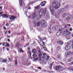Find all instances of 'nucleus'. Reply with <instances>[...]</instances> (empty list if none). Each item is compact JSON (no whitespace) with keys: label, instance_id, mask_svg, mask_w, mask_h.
Wrapping results in <instances>:
<instances>
[{"label":"nucleus","instance_id":"f257e3e1","mask_svg":"<svg viewBox=\"0 0 73 73\" xmlns=\"http://www.w3.org/2000/svg\"><path fill=\"white\" fill-rule=\"evenodd\" d=\"M61 1L60 0H53L52 5L54 7L55 9H58L60 8V7L61 6Z\"/></svg>","mask_w":73,"mask_h":73},{"label":"nucleus","instance_id":"f03ea898","mask_svg":"<svg viewBox=\"0 0 73 73\" xmlns=\"http://www.w3.org/2000/svg\"><path fill=\"white\" fill-rule=\"evenodd\" d=\"M46 10H47V9L46 8H45L44 9H41L40 10L39 12V15L40 16V18H41L43 15H45Z\"/></svg>","mask_w":73,"mask_h":73},{"label":"nucleus","instance_id":"7ed1b4c3","mask_svg":"<svg viewBox=\"0 0 73 73\" xmlns=\"http://www.w3.org/2000/svg\"><path fill=\"white\" fill-rule=\"evenodd\" d=\"M3 14V12H0V16H2L3 18H8V17H9V15H7V14Z\"/></svg>","mask_w":73,"mask_h":73},{"label":"nucleus","instance_id":"20e7f679","mask_svg":"<svg viewBox=\"0 0 73 73\" xmlns=\"http://www.w3.org/2000/svg\"><path fill=\"white\" fill-rule=\"evenodd\" d=\"M65 11V9L64 8H61L58 11V13L60 14H62Z\"/></svg>","mask_w":73,"mask_h":73},{"label":"nucleus","instance_id":"39448f33","mask_svg":"<svg viewBox=\"0 0 73 73\" xmlns=\"http://www.w3.org/2000/svg\"><path fill=\"white\" fill-rule=\"evenodd\" d=\"M41 24V26H42V27H44V26H46V23L45 21H44V20L42 19L40 21Z\"/></svg>","mask_w":73,"mask_h":73},{"label":"nucleus","instance_id":"423d86ee","mask_svg":"<svg viewBox=\"0 0 73 73\" xmlns=\"http://www.w3.org/2000/svg\"><path fill=\"white\" fill-rule=\"evenodd\" d=\"M71 46L70 45L69 43H67V45L65 47V50H69L70 49Z\"/></svg>","mask_w":73,"mask_h":73},{"label":"nucleus","instance_id":"0eeeda50","mask_svg":"<svg viewBox=\"0 0 73 73\" xmlns=\"http://www.w3.org/2000/svg\"><path fill=\"white\" fill-rule=\"evenodd\" d=\"M70 34V33L68 31V29H66V31H64L63 33V35L65 36H66V35H69Z\"/></svg>","mask_w":73,"mask_h":73},{"label":"nucleus","instance_id":"6e6552de","mask_svg":"<svg viewBox=\"0 0 73 73\" xmlns=\"http://www.w3.org/2000/svg\"><path fill=\"white\" fill-rule=\"evenodd\" d=\"M9 19H10V20H13V21H15V19H16V17L15 16L10 15L9 17Z\"/></svg>","mask_w":73,"mask_h":73},{"label":"nucleus","instance_id":"1a4fd4ad","mask_svg":"<svg viewBox=\"0 0 73 73\" xmlns=\"http://www.w3.org/2000/svg\"><path fill=\"white\" fill-rule=\"evenodd\" d=\"M0 61L1 62H7V59H4L3 58L0 59Z\"/></svg>","mask_w":73,"mask_h":73},{"label":"nucleus","instance_id":"9d476101","mask_svg":"<svg viewBox=\"0 0 73 73\" xmlns=\"http://www.w3.org/2000/svg\"><path fill=\"white\" fill-rule=\"evenodd\" d=\"M46 55V54L45 53H44L43 54V56L42 57L41 59V61H43V60H45V56Z\"/></svg>","mask_w":73,"mask_h":73},{"label":"nucleus","instance_id":"9b49d317","mask_svg":"<svg viewBox=\"0 0 73 73\" xmlns=\"http://www.w3.org/2000/svg\"><path fill=\"white\" fill-rule=\"evenodd\" d=\"M19 3L20 5H24V2L23 0H19Z\"/></svg>","mask_w":73,"mask_h":73},{"label":"nucleus","instance_id":"f8f14e48","mask_svg":"<svg viewBox=\"0 0 73 73\" xmlns=\"http://www.w3.org/2000/svg\"><path fill=\"white\" fill-rule=\"evenodd\" d=\"M73 53L71 52V51H69L68 52H67L66 53V54L67 56H69L70 55V54H73Z\"/></svg>","mask_w":73,"mask_h":73},{"label":"nucleus","instance_id":"ddd939ff","mask_svg":"<svg viewBox=\"0 0 73 73\" xmlns=\"http://www.w3.org/2000/svg\"><path fill=\"white\" fill-rule=\"evenodd\" d=\"M61 68V66H56L55 67V70H58V69H60Z\"/></svg>","mask_w":73,"mask_h":73},{"label":"nucleus","instance_id":"4468645a","mask_svg":"<svg viewBox=\"0 0 73 73\" xmlns=\"http://www.w3.org/2000/svg\"><path fill=\"white\" fill-rule=\"evenodd\" d=\"M54 16L56 18H58L59 17V13L58 12V13H56L54 15Z\"/></svg>","mask_w":73,"mask_h":73},{"label":"nucleus","instance_id":"2eb2a0df","mask_svg":"<svg viewBox=\"0 0 73 73\" xmlns=\"http://www.w3.org/2000/svg\"><path fill=\"white\" fill-rule=\"evenodd\" d=\"M44 57L46 61H48V60L49 59V56L46 55H46L44 56Z\"/></svg>","mask_w":73,"mask_h":73},{"label":"nucleus","instance_id":"dca6fc26","mask_svg":"<svg viewBox=\"0 0 73 73\" xmlns=\"http://www.w3.org/2000/svg\"><path fill=\"white\" fill-rule=\"evenodd\" d=\"M46 3V1H44L42 2L41 3V5L42 7H44V6H45V4Z\"/></svg>","mask_w":73,"mask_h":73},{"label":"nucleus","instance_id":"f3484780","mask_svg":"<svg viewBox=\"0 0 73 73\" xmlns=\"http://www.w3.org/2000/svg\"><path fill=\"white\" fill-rule=\"evenodd\" d=\"M57 58L58 59H61L62 58V56H61V54H59L57 56Z\"/></svg>","mask_w":73,"mask_h":73},{"label":"nucleus","instance_id":"a211bd4d","mask_svg":"<svg viewBox=\"0 0 73 73\" xmlns=\"http://www.w3.org/2000/svg\"><path fill=\"white\" fill-rule=\"evenodd\" d=\"M58 43L59 44H60V45H62V44H64V42L62 41H59L58 42Z\"/></svg>","mask_w":73,"mask_h":73},{"label":"nucleus","instance_id":"6ab92c4d","mask_svg":"<svg viewBox=\"0 0 73 73\" xmlns=\"http://www.w3.org/2000/svg\"><path fill=\"white\" fill-rule=\"evenodd\" d=\"M68 15V14L66 13H64L63 14L62 17H65Z\"/></svg>","mask_w":73,"mask_h":73},{"label":"nucleus","instance_id":"aec40b11","mask_svg":"<svg viewBox=\"0 0 73 73\" xmlns=\"http://www.w3.org/2000/svg\"><path fill=\"white\" fill-rule=\"evenodd\" d=\"M50 12L51 13L52 15V16H54V15H55V12L53 10H50Z\"/></svg>","mask_w":73,"mask_h":73},{"label":"nucleus","instance_id":"412c9836","mask_svg":"<svg viewBox=\"0 0 73 73\" xmlns=\"http://www.w3.org/2000/svg\"><path fill=\"white\" fill-rule=\"evenodd\" d=\"M36 16L37 15H36V13H34V14L32 15V17L33 19H35L36 17Z\"/></svg>","mask_w":73,"mask_h":73},{"label":"nucleus","instance_id":"4be33fe9","mask_svg":"<svg viewBox=\"0 0 73 73\" xmlns=\"http://www.w3.org/2000/svg\"><path fill=\"white\" fill-rule=\"evenodd\" d=\"M52 6H51L50 7V11L53 10V9H54H54H55V7L53 6V4H52Z\"/></svg>","mask_w":73,"mask_h":73},{"label":"nucleus","instance_id":"5701e85b","mask_svg":"<svg viewBox=\"0 0 73 73\" xmlns=\"http://www.w3.org/2000/svg\"><path fill=\"white\" fill-rule=\"evenodd\" d=\"M40 22H38L36 24V25H34V27H36V26H37V27H40Z\"/></svg>","mask_w":73,"mask_h":73},{"label":"nucleus","instance_id":"b1692460","mask_svg":"<svg viewBox=\"0 0 73 73\" xmlns=\"http://www.w3.org/2000/svg\"><path fill=\"white\" fill-rule=\"evenodd\" d=\"M32 56L33 58H35L37 57V55H36V53L33 54Z\"/></svg>","mask_w":73,"mask_h":73},{"label":"nucleus","instance_id":"393cba45","mask_svg":"<svg viewBox=\"0 0 73 73\" xmlns=\"http://www.w3.org/2000/svg\"><path fill=\"white\" fill-rule=\"evenodd\" d=\"M36 49H33V50L32 51V53H33V54H34L35 53H36Z\"/></svg>","mask_w":73,"mask_h":73},{"label":"nucleus","instance_id":"a878e982","mask_svg":"<svg viewBox=\"0 0 73 73\" xmlns=\"http://www.w3.org/2000/svg\"><path fill=\"white\" fill-rule=\"evenodd\" d=\"M40 5H38L37 6H36V7H35L34 8H35V9H39L40 8Z\"/></svg>","mask_w":73,"mask_h":73},{"label":"nucleus","instance_id":"bb28decb","mask_svg":"<svg viewBox=\"0 0 73 73\" xmlns=\"http://www.w3.org/2000/svg\"><path fill=\"white\" fill-rule=\"evenodd\" d=\"M33 3H34V2L33 1H30L29 3L28 4V5L29 6L30 5H31V4H33Z\"/></svg>","mask_w":73,"mask_h":73},{"label":"nucleus","instance_id":"cd10ccee","mask_svg":"<svg viewBox=\"0 0 73 73\" xmlns=\"http://www.w3.org/2000/svg\"><path fill=\"white\" fill-rule=\"evenodd\" d=\"M72 60V58H70L69 59H68V60L67 62H70V61H71Z\"/></svg>","mask_w":73,"mask_h":73},{"label":"nucleus","instance_id":"c85d7f7f","mask_svg":"<svg viewBox=\"0 0 73 73\" xmlns=\"http://www.w3.org/2000/svg\"><path fill=\"white\" fill-rule=\"evenodd\" d=\"M4 46H5V45H7V43L6 42H5L4 43H3L2 44Z\"/></svg>","mask_w":73,"mask_h":73},{"label":"nucleus","instance_id":"c756f323","mask_svg":"<svg viewBox=\"0 0 73 73\" xmlns=\"http://www.w3.org/2000/svg\"><path fill=\"white\" fill-rule=\"evenodd\" d=\"M17 64H18L17 60V59H16V60H15V65H16V66H17V65H18Z\"/></svg>","mask_w":73,"mask_h":73},{"label":"nucleus","instance_id":"7c9ffc66","mask_svg":"<svg viewBox=\"0 0 73 73\" xmlns=\"http://www.w3.org/2000/svg\"><path fill=\"white\" fill-rule=\"evenodd\" d=\"M39 61H41V54H39Z\"/></svg>","mask_w":73,"mask_h":73},{"label":"nucleus","instance_id":"2f4dec72","mask_svg":"<svg viewBox=\"0 0 73 73\" xmlns=\"http://www.w3.org/2000/svg\"><path fill=\"white\" fill-rule=\"evenodd\" d=\"M58 26H56L55 27L54 29H56V30H57V29H58Z\"/></svg>","mask_w":73,"mask_h":73},{"label":"nucleus","instance_id":"473e14b6","mask_svg":"<svg viewBox=\"0 0 73 73\" xmlns=\"http://www.w3.org/2000/svg\"><path fill=\"white\" fill-rule=\"evenodd\" d=\"M48 31L49 32H50V33H51V28H50L49 27L48 29Z\"/></svg>","mask_w":73,"mask_h":73},{"label":"nucleus","instance_id":"72a5a7b5","mask_svg":"<svg viewBox=\"0 0 73 73\" xmlns=\"http://www.w3.org/2000/svg\"><path fill=\"white\" fill-rule=\"evenodd\" d=\"M61 34V32H57L56 33V35L57 36H60V34Z\"/></svg>","mask_w":73,"mask_h":73},{"label":"nucleus","instance_id":"f704fd0d","mask_svg":"<svg viewBox=\"0 0 73 73\" xmlns=\"http://www.w3.org/2000/svg\"><path fill=\"white\" fill-rule=\"evenodd\" d=\"M28 54H29L30 57H31V51H29V52H28Z\"/></svg>","mask_w":73,"mask_h":73},{"label":"nucleus","instance_id":"c9c22d12","mask_svg":"<svg viewBox=\"0 0 73 73\" xmlns=\"http://www.w3.org/2000/svg\"><path fill=\"white\" fill-rule=\"evenodd\" d=\"M19 51L21 52H22V53H23V52H24V51L23 50V49L22 48H20Z\"/></svg>","mask_w":73,"mask_h":73},{"label":"nucleus","instance_id":"e433bc0d","mask_svg":"<svg viewBox=\"0 0 73 73\" xmlns=\"http://www.w3.org/2000/svg\"><path fill=\"white\" fill-rule=\"evenodd\" d=\"M70 19H73V15H70Z\"/></svg>","mask_w":73,"mask_h":73},{"label":"nucleus","instance_id":"4c0bfd02","mask_svg":"<svg viewBox=\"0 0 73 73\" xmlns=\"http://www.w3.org/2000/svg\"><path fill=\"white\" fill-rule=\"evenodd\" d=\"M27 65H26L27 66H29L31 65V62H29L27 64Z\"/></svg>","mask_w":73,"mask_h":73},{"label":"nucleus","instance_id":"58836bf2","mask_svg":"<svg viewBox=\"0 0 73 73\" xmlns=\"http://www.w3.org/2000/svg\"><path fill=\"white\" fill-rule=\"evenodd\" d=\"M70 17H68L66 18V20H69V19H70Z\"/></svg>","mask_w":73,"mask_h":73},{"label":"nucleus","instance_id":"ea45409f","mask_svg":"<svg viewBox=\"0 0 73 73\" xmlns=\"http://www.w3.org/2000/svg\"><path fill=\"white\" fill-rule=\"evenodd\" d=\"M43 48L44 50H45V51H46V50H47V49L46 48L44 47H43Z\"/></svg>","mask_w":73,"mask_h":73},{"label":"nucleus","instance_id":"a19ab883","mask_svg":"<svg viewBox=\"0 0 73 73\" xmlns=\"http://www.w3.org/2000/svg\"><path fill=\"white\" fill-rule=\"evenodd\" d=\"M64 8L65 9H67V8H68V5H66L65 7Z\"/></svg>","mask_w":73,"mask_h":73},{"label":"nucleus","instance_id":"79ce46f5","mask_svg":"<svg viewBox=\"0 0 73 73\" xmlns=\"http://www.w3.org/2000/svg\"><path fill=\"white\" fill-rule=\"evenodd\" d=\"M37 69H40V70H41V67H37Z\"/></svg>","mask_w":73,"mask_h":73},{"label":"nucleus","instance_id":"37998d69","mask_svg":"<svg viewBox=\"0 0 73 73\" xmlns=\"http://www.w3.org/2000/svg\"><path fill=\"white\" fill-rule=\"evenodd\" d=\"M18 47H19V45L18 44H17L16 45V48H18Z\"/></svg>","mask_w":73,"mask_h":73},{"label":"nucleus","instance_id":"c03bdc74","mask_svg":"<svg viewBox=\"0 0 73 73\" xmlns=\"http://www.w3.org/2000/svg\"><path fill=\"white\" fill-rule=\"evenodd\" d=\"M38 53H39L40 54L41 53V50H39L38 51Z\"/></svg>","mask_w":73,"mask_h":73},{"label":"nucleus","instance_id":"a18cd8bd","mask_svg":"<svg viewBox=\"0 0 73 73\" xmlns=\"http://www.w3.org/2000/svg\"><path fill=\"white\" fill-rule=\"evenodd\" d=\"M47 19H49L50 18V17L48 15L47 16H46V17Z\"/></svg>","mask_w":73,"mask_h":73},{"label":"nucleus","instance_id":"49530a36","mask_svg":"<svg viewBox=\"0 0 73 73\" xmlns=\"http://www.w3.org/2000/svg\"><path fill=\"white\" fill-rule=\"evenodd\" d=\"M7 46L8 47H9V44L7 43Z\"/></svg>","mask_w":73,"mask_h":73},{"label":"nucleus","instance_id":"de8ad7c7","mask_svg":"<svg viewBox=\"0 0 73 73\" xmlns=\"http://www.w3.org/2000/svg\"><path fill=\"white\" fill-rule=\"evenodd\" d=\"M3 8L2 7H0V11H1V10H2V8Z\"/></svg>","mask_w":73,"mask_h":73},{"label":"nucleus","instance_id":"09e8293b","mask_svg":"<svg viewBox=\"0 0 73 73\" xmlns=\"http://www.w3.org/2000/svg\"><path fill=\"white\" fill-rule=\"evenodd\" d=\"M57 48L58 50H60V47L59 46Z\"/></svg>","mask_w":73,"mask_h":73},{"label":"nucleus","instance_id":"8fccbe9b","mask_svg":"<svg viewBox=\"0 0 73 73\" xmlns=\"http://www.w3.org/2000/svg\"><path fill=\"white\" fill-rule=\"evenodd\" d=\"M50 66H51L52 67V66H53V64L52 63H51L50 64Z\"/></svg>","mask_w":73,"mask_h":73},{"label":"nucleus","instance_id":"3c124183","mask_svg":"<svg viewBox=\"0 0 73 73\" xmlns=\"http://www.w3.org/2000/svg\"><path fill=\"white\" fill-rule=\"evenodd\" d=\"M36 21H35L33 22V24H36Z\"/></svg>","mask_w":73,"mask_h":73},{"label":"nucleus","instance_id":"603ef678","mask_svg":"<svg viewBox=\"0 0 73 73\" xmlns=\"http://www.w3.org/2000/svg\"><path fill=\"white\" fill-rule=\"evenodd\" d=\"M7 32H8V31H6L5 33V34H7Z\"/></svg>","mask_w":73,"mask_h":73},{"label":"nucleus","instance_id":"864d4df0","mask_svg":"<svg viewBox=\"0 0 73 73\" xmlns=\"http://www.w3.org/2000/svg\"><path fill=\"white\" fill-rule=\"evenodd\" d=\"M23 11L24 12H26V9L25 8H24L23 9Z\"/></svg>","mask_w":73,"mask_h":73},{"label":"nucleus","instance_id":"5fc2aeb1","mask_svg":"<svg viewBox=\"0 0 73 73\" xmlns=\"http://www.w3.org/2000/svg\"><path fill=\"white\" fill-rule=\"evenodd\" d=\"M62 31V29H59V32H61Z\"/></svg>","mask_w":73,"mask_h":73},{"label":"nucleus","instance_id":"6e6d98bb","mask_svg":"<svg viewBox=\"0 0 73 73\" xmlns=\"http://www.w3.org/2000/svg\"><path fill=\"white\" fill-rule=\"evenodd\" d=\"M42 40H46V38H45V37H44L43 38Z\"/></svg>","mask_w":73,"mask_h":73},{"label":"nucleus","instance_id":"4d7b16f0","mask_svg":"<svg viewBox=\"0 0 73 73\" xmlns=\"http://www.w3.org/2000/svg\"><path fill=\"white\" fill-rule=\"evenodd\" d=\"M70 31H72V28H70Z\"/></svg>","mask_w":73,"mask_h":73},{"label":"nucleus","instance_id":"13d9d810","mask_svg":"<svg viewBox=\"0 0 73 73\" xmlns=\"http://www.w3.org/2000/svg\"><path fill=\"white\" fill-rule=\"evenodd\" d=\"M67 25L69 26V27H71V25H70V24H67Z\"/></svg>","mask_w":73,"mask_h":73},{"label":"nucleus","instance_id":"bf43d9fd","mask_svg":"<svg viewBox=\"0 0 73 73\" xmlns=\"http://www.w3.org/2000/svg\"><path fill=\"white\" fill-rule=\"evenodd\" d=\"M35 72H38V71L37 70H35Z\"/></svg>","mask_w":73,"mask_h":73},{"label":"nucleus","instance_id":"052dcab7","mask_svg":"<svg viewBox=\"0 0 73 73\" xmlns=\"http://www.w3.org/2000/svg\"><path fill=\"white\" fill-rule=\"evenodd\" d=\"M4 29H5L6 30V29H6V28L5 27H4Z\"/></svg>","mask_w":73,"mask_h":73},{"label":"nucleus","instance_id":"680f3d73","mask_svg":"<svg viewBox=\"0 0 73 73\" xmlns=\"http://www.w3.org/2000/svg\"><path fill=\"white\" fill-rule=\"evenodd\" d=\"M29 45V44H27L26 45V46H28Z\"/></svg>","mask_w":73,"mask_h":73},{"label":"nucleus","instance_id":"e2e57ef3","mask_svg":"<svg viewBox=\"0 0 73 73\" xmlns=\"http://www.w3.org/2000/svg\"><path fill=\"white\" fill-rule=\"evenodd\" d=\"M6 26H7V27L9 26V24H6Z\"/></svg>","mask_w":73,"mask_h":73},{"label":"nucleus","instance_id":"0e129e2a","mask_svg":"<svg viewBox=\"0 0 73 73\" xmlns=\"http://www.w3.org/2000/svg\"><path fill=\"white\" fill-rule=\"evenodd\" d=\"M8 41H9V42H10V39H8Z\"/></svg>","mask_w":73,"mask_h":73},{"label":"nucleus","instance_id":"69168bd1","mask_svg":"<svg viewBox=\"0 0 73 73\" xmlns=\"http://www.w3.org/2000/svg\"><path fill=\"white\" fill-rule=\"evenodd\" d=\"M8 33H9V34H10L11 33V31H9Z\"/></svg>","mask_w":73,"mask_h":73},{"label":"nucleus","instance_id":"338daca9","mask_svg":"<svg viewBox=\"0 0 73 73\" xmlns=\"http://www.w3.org/2000/svg\"><path fill=\"white\" fill-rule=\"evenodd\" d=\"M36 20L37 21H39V19H38V18L36 19Z\"/></svg>","mask_w":73,"mask_h":73},{"label":"nucleus","instance_id":"774afa93","mask_svg":"<svg viewBox=\"0 0 73 73\" xmlns=\"http://www.w3.org/2000/svg\"><path fill=\"white\" fill-rule=\"evenodd\" d=\"M42 43H43V44L44 45V44H45V42H43Z\"/></svg>","mask_w":73,"mask_h":73}]
</instances>
